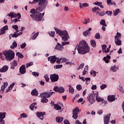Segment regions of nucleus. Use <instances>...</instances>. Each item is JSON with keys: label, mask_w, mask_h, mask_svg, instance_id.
Returning a JSON list of instances; mask_svg holds the SVG:
<instances>
[{"label": "nucleus", "mask_w": 124, "mask_h": 124, "mask_svg": "<svg viewBox=\"0 0 124 124\" xmlns=\"http://www.w3.org/2000/svg\"><path fill=\"white\" fill-rule=\"evenodd\" d=\"M91 75H93V77H95L96 76V72L93 71L92 72H91Z\"/></svg>", "instance_id": "59"}, {"label": "nucleus", "mask_w": 124, "mask_h": 124, "mask_svg": "<svg viewBox=\"0 0 124 124\" xmlns=\"http://www.w3.org/2000/svg\"><path fill=\"white\" fill-rule=\"evenodd\" d=\"M46 115V113H45V112H37V117H38V118H39L40 120H44V116H45Z\"/></svg>", "instance_id": "12"}, {"label": "nucleus", "mask_w": 124, "mask_h": 124, "mask_svg": "<svg viewBox=\"0 0 124 124\" xmlns=\"http://www.w3.org/2000/svg\"><path fill=\"white\" fill-rule=\"evenodd\" d=\"M36 103H33L30 106V108L31 111H33V109L36 110L37 109V107L36 106Z\"/></svg>", "instance_id": "22"}, {"label": "nucleus", "mask_w": 124, "mask_h": 124, "mask_svg": "<svg viewBox=\"0 0 124 124\" xmlns=\"http://www.w3.org/2000/svg\"><path fill=\"white\" fill-rule=\"evenodd\" d=\"M81 110L79 109V108L77 107L74 109L73 110V118L75 120H77L78 118V113L80 112Z\"/></svg>", "instance_id": "5"}, {"label": "nucleus", "mask_w": 124, "mask_h": 124, "mask_svg": "<svg viewBox=\"0 0 124 124\" xmlns=\"http://www.w3.org/2000/svg\"><path fill=\"white\" fill-rule=\"evenodd\" d=\"M32 64H33V62H31L30 63H28L26 64V67L28 68V67H30V66H31V65H32Z\"/></svg>", "instance_id": "63"}, {"label": "nucleus", "mask_w": 124, "mask_h": 124, "mask_svg": "<svg viewBox=\"0 0 124 124\" xmlns=\"http://www.w3.org/2000/svg\"><path fill=\"white\" fill-rule=\"evenodd\" d=\"M85 81H86V84L87 85H89V84H90V81H91V78H86L85 79Z\"/></svg>", "instance_id": "50"}, {"label": "nucleus", "mask_w": 124, "mask_h": 124, "mask_svg": "<svg viewBox=\"0 0 124 124\" xmlns=\"http://www.w3.org/2000/svg\"><path fill=\"white\" fill-rule=\"evenodd\" d=\"M76 89L78 91H81V90H82V85L80 84L77 85Z\"/></svg>", "instance_id": "55"}, {"label": "nucleus", "mask_w": 124, "mask_h": 124, "mask_svg": "<svg viewBox=\"0 0 124 124\" xmlns=\"http://www.w3.org/2000/svg\"><path fill=\"white\" fill-rule=\"evenodd\" d=\"M18 65V63L16 61V60H14L11 64V69H15V66H17Z\"/></svg>", "instance_id": "21"}, {"label": "nucleus", "mask_w": 124, "mask_h": 124, "mask_svg": "<svg viewBox=\"0 0 124 124\" xmlns=\"http://www.w3.org/2000/svg\"><path fill=\"white\" fill-rule=\"evenodd\" d=\"M96 99L97 102H102V101L104 100L103 98L100 97L98 95L96 96Z\"/></svg>", "instance_id": "32"}, {"label": "nucleus", "mask_w": 124, "mask_h": 124, "mask_svg": "<svg viewBox=\"0 0 124 124\" xmlns=\"http://www.w3.org/2000/svg\"><path fill=\"white\" fill-rule=\"evenodd\" d=\"M106 48H107V46L106 45H102L103 53H106Z\"/></svg>", "instance_id": "40"}, {"label": "nucleus", "mask_w": 124, "mask_h": 124, "mask_svg": "<svg viewBox=\"0 0 124 124\" xmlns=\"http://www.w3.org/2000/svg\"><path fill=\"white\" fill-rule=\"evenodd\" d=\"M106 13L104 11H103L102 12H97L96 15H98L99 16H101V17L104 16L105 15Z\"/></svg>", "instance_id": "37"}, {"label": "nucleus", "mask_w": 124, "mask_h": 124, "mask_svg": "<svg viewBox=\"0 0 124 124\" xmlns=\"http://www.w3.org/2000/svg\"><path fill=\"white\" fill-rule=\"evenodd\" d=\"M31 94L37 96V95H38V91L36 90V89H35L31 91Z\"/></svg>", "instance_id": "26"}, {"label": "nucleus", "mask_w": 124, "mask_h": 124, "mask_svg": "<svg viewBox=\"0 0 124 124\" xmlns=\"http://www.w3.org/2000/svg\"><path fill=\"white\" fill-rule=\"evenodd\" d=\"M7 70H8V66L5 65L0 69V72H6Z\"/></svg>", "instance_id": "23"}, {"label": "nucleus", "mask_w": 124, "mask_h": 124, "mask_svg": "<svg viewBox=\"0 0 124 124\" xmlns=\"http://www.w3.org/2000/svg\"><path fill=\"white\" fill-rule=\"evenodd\" d=\"M120 13V9H117L115 11H113V15L114 16H117Z\"/></svg>", "instance_id": "42"}, {"label": "nucleus", "mask_w": 124, "mask_h": 124, "mask_svg": "<svg viewBox=\"0 0 124 124\" xmlns=\"http://www.w3.org/2000/svg\"><path fill=\"white\" fill-rule=\"evenodd\" d=\"M101 102V106H102V107H104V106H105V105H106V104H107V101H105L104 100H103Z\"/></svg>", "instance_id": "49"}, {"label": "nucleus", "mask_w": 124, "mask_h": 124, "mask_svg": "<svg viewBox=\"0 0 124 124\" xmlns=\"http://www.w3.org/2000/svg\"><path fill=\"white\" fill-rule=\"evenodd\" d=\"M12 27V29H13L14 30H15V31H16V32H19V31L18 30L19 29V27H18V25H13Z\"/></svg>", "instance_id": "33"}, {"label": "nucleus", "mask_w": 124, "mask_h": 124, "mask_svg": "<svg viewBox=\"0 0 124 124\" xmlns=\"http://www.w3.org/2000/svg\"><path fill=\"white\" fill-rule=\"evenodd\" d=\"M39 34V32H36V33L34 34L31 37V40H35L37 37L38 36Z\"/></svg>", "instance_id": "30"}, {"label": "nucleus", "mask_w": 124, "mask_h": 124, "mask_svg": "<svg viewBox=\"0 0 124 124\" xmlns=\"http://www.w3.org/2000/svg\"><path fill=\"white\" fill-rule=\"evenodd\" d=\"M41 102L42 103H47L48 102V99L46 97H41Z\"/></svg>", "instance_id": "35"}, {"label": "nucleus", "mask_w": 124, "mask_h": 124, "mask_svg": "<svg viewBox=\"0 0 124 124\" xmlns=\"http://www.w3.org/2000/svg\"><path fill=\"white\" fill-rule=\"evenodd\" d=\"M64 89L63 88V87H61L59 88L58 92H59L60 93H64Z\"/></svg>", "instance_id": "47"}, {"label": "nucleus", "mask_w": 124, "mask_h": 124, "mask_svg": "<svg viewBox=\"0 0 124 124\" xmlns=\"http://www.w3.org/2000/svg\"><path fill=\"white\" fill-rule=\"evenodd\" d=\"M8 85V83H7V82H4L3 83V85L1 87V89H0V94L4 93V90L7 88Z\"/></svg>", "instance_id": "10"}, {"label": "nucleus", "mask_w": 124, "mask_h": 124, "mask_svg": "<svg viewBox=\"0 0 124 124\" xmlns=\"http://www.w3.org/2000/svg\"><path fill=\"white\" fill-rule=\"evenodd\" d=\"M119 70V66L118 65H113L110 68V71L112 72H116Z\"/></svg>", "instance_id": "19"}, {"label": "nucleus", "mask_w": 124, "mask_h": 124, "mask_svg": "<svg viewBox=\"0 0 124 124\" xmlns=\"http://www.w3.org/2000/svg\"><path fill=\"white\" fill-rule=\"evenodd\" d=\"M50 78L51 80V82H57L58 81V80H59V75L57 74L51 75L50 76Z\"/></svg>", "instance_id": "8"}, {"label": "nucleus", "mask_w": 124, "mask_h": 124, "mask_svg": "<svg viewBox=\"0 0 124 124\" xmlns=\"http://www.w3.org/2000/svg\"><path fill=\"white\" fill-rule=\"evenodd\" d=\"M20 117L21 119L22 118L24 119L25 118H28V115L26 113H22L20 115Z\"/></svg>", "instance_id": "52"}, {"label": "nucleus", "mask_w": 124, "mask_h": 124, "mask_svg": "<svg viewBox=\"0 0 124 124\" xmlns=\"http://www.w3.org/2000/svg\"><path fill=\"white\" fill-rule=\"evenodd\" d=\"M69 93H72V94L74 93V88L71 86V85H69Z\"/></svg>", "instance_id": "31"}, {"label": "nucleus", "mask_w": 124, "mask_h": 124, "mask_svg": "<svg viewBox=\"0 0 124 124\" xmlns=\"http://www.w3.org/2000/svg\"><path fill=\"white\" fill-rule=\"evenodd\" d=\"M91 45L92 46V47H95V46H96V43H95V41H94V40H91Z\"/></svg>", "instance_id": "41"}, {"label": "nucleus", "mask_w": 124, "mask_h": 124, "mask_svg": "<svg viewBox=\"0 0 124 124\" xmlns=\"http://www.w3.org/2000/svg\"><path fill=\"white\" fill-rule=\"evenodd\" d=\"M118 90H119L120 92H121V93H124V89H123V86L120 85L118 86Z\"/></svg>", "instance_id": "44"}, {"label": "nucleus", "mask_w": 124, "mask_h": 124, "mask_svg": "<svg viewBox=\"0 0 124 124\" xmlns=\"http://www.w3.org/2000/svg\"><path fill=\"white\" fill-rule=\"evenodd\" d=\"M88 69H89V66H88V65L85 66L84 67V71L82 73V75L83 76H85V75H86V74H87Z\"/></svg>", "instance_id": "25"}, {"label": "nucleus", "mask_w": 124, "mask_h": 124, "mask_svg": "<svg viewBox=\"0 0 124 124\" xmlns=\"http://www.w3.org/2000/svg\"><path fill=\"white\" fill-rule=\"evenodd\" d=\"M6 16H8V17H10V18H11V19H12V18H16L17 17V15L13 12H11L9 14H8L6 15Z\"/></svg>", "instance_id": "18"}, {"label": "nucleus", "mask_w": 124, "mask_h": 124, "mask_svg": "<svg viewBox=\"0 0 124 124\" xmlns=\"http://www.w3.org/2000/svg\"><path fill=\"white\" fill-rule=\"evenodd\" d=\"M44 78L46 82H49V76L48 75H45Z\"/></svg>", "instance_id": "57"}, {"label": "nucleus", "mask_w": 124, "mask_h": 124, "mask_svg": "<svg viewBox=\"0 0 124 124\" xmlns=\"http://www.w3.org/2000/svg\"><path fill=\"white\" fill-rule=\"evenodd\" d=\"M55 50H58L59 51H62V50H63L64 48L63 46H62V45H61V44L60 43H58L55 47Z\"/></svg>", "instance_id": "16"}, {"label": "nucleus", "mask_w": 124, "mask_h": 124, "mask_svg": "<svg viewBox=\"0 0 124 124\" xmlns=\"http://www.w3.org/2000/svg\"><path fill=\"white\" fill-rule=\"evenodd\" d=\"M54 29L56 33L62 37V41H67L69 39V35L66 30L62 31L57 27H54Z\"/></svg>", "instance_id": "3"}, {"label": "nucleus", "mask_w": 124, "mask_h": 124, "mask_svg": "<svg viewBox=\"0 0 124 124\" xmlns=\"http://www.w3.org/2000/svg\"><path fill=\"white\" fill-rule=\"evenodd\" d=\"M32 75H33V76H35V77H38V76H39V73L36 72H33Z\"/></svg>", "instance_id": "54"}, {"label": "nucleus", "mask_w": 124, "mask_h": 124, "mask_svg": "<svg viewBox=\"0 0 124 124\" xmlns=\"http://www.w3.org/2000/svg\"><path fill=\"white\" fill-rule=\"evenodd\" d=\"M16 47H17V43H16V41H14L10 47L11 49H14V48H16Z\"/></svg>", "instance_id": "38"}, {"label": "nucleus", "mask_w": 124, "mask_h": 124, "mask_svg": "<svg viewBox=\"0 0 124 124\" xmlns=\"http://www.w3.org/2000/svg\"><path fill=\"white\" fill-rule=\"evenodd\" d=\"M56 121L58 124H61V123H62V121H63V118L61 117H57L56 118Z\"/></svg>", "instance_id": "24"}, {"label": "nucleus", "mask_w": 124, "mask_h": 124, "mask_svg": "<svg viewBox=\"0 0 124 124\" xmlns=\"http://www.w3.org/2000/svg\"><path fill=\"white\" fill-rule=\"evenodd\" d=\"M62 64L56 65L54 66V68H56V69L62 68Z\"/></svg>", "instance_id": "58"}, {"label": "nucleus", "mask_w": 124, "mask_h": 124, "mask_svg": "<svg viewBox=\"0 0 124 124\" xmlns=\"http://www.w3.org/2000/svg\"><path fill=\"white\" fill-rule=\"evenodd\" d=\"M27 72L26 71V66L25 65H22L19 68V73L20 74H25Z\"/></svg>", "instance_id": "14"}, {"label": "nucleus", "mask_w": 124, "mask_h": 124, "mask_svg": "<svg viewBox=\"0 0 124 124\" xmlns=\"http://www.w3.org/2000/svg\"><path fill=\"white\" fill-rule=\"evenodd\" d=\"M48 61L50 62L51 63H55L56 62V61H57V59H58L57 57H56V56H50L47 58Z\"/></svg>", "instance_id": "11"}, {"label": "nucleus", "mask_w": 124, "mask_h": 124, "mask_svg": "<svg viewBox=\"0 0 124 124\" xmlns=\"http://www.w3.org/2000/svg\"><path fill=\"white\" fill-rule=\"evenodd\" d=\"M26 46H27V44H26L25 43H22L20 45V48H21V49H24V48H25Z\"/></svg>", "instance_id": "62"}, {"label": "nucleus", "mask_w": 124, "mask_h": 124, "mask_svg": "<svg viewBox=\"0 0 124 124\" xmlns=\"http://www.w3.org/2000/svg\"><path fill=\"white\" fill-rule=\"evenodd\" d=\"M122 38V34L121 33L117 32L116 35L114 37V39H121Z\"/></svg>", "instance_id": "27"}, {"label": "nucleus", "mask_w": 124, "mask_h": 124, "mask_svg": "<svg viewBox=\"0 0 124 124\" xmlns=\"http://www.w3.org/2000/svg\"><path fill=\"white\" fill-rule=\"evenodd\" d=\"M59 89H60V88L56 86L54 88L53 90L55 91V92H59Z\"/></svg>", "instance_id": "64"}, {"label": "nucleus", "mask_w": 124, "mask_h": 124, "mask_svg": "<svg viewBox=\"0 0 124 124\" xmlns=\"http://www.w3.org/2000/svg\"><path fill=\"white\" fill-rule=\"evenodd\" d=\"M14 86H15V82H13L12 83L9 87L8 89H6L5 93H8V92H9L10 91V90H12V89H13V87H14Z\"/></svg>", "instance_id": "20"}, {"label": "nucleus", "mask_w": 124, "mask_h": 124, "mask_svg": "<svg viewBox=\"0 0 124 124\" xmlns=\"http://www.w3.org/2000/svg\"><path fill=\"white\" fill-rule=\"evenodd\" d=\"M95 38H96V39H100V34H99V33H96Z\"/></svg>", "instance_id": "56"}, {"label": "nucleus", "mask_w": 124, "mask_h": 124, "mask_svg": "<svg viewBox=\"0 0 124 124\" xmlns=\"http://www.w3.org/2000/svg\"><path fill=\"white\" fill-rule=\"evenodd\" d=\"M66 64L68 65H75V64L73 62H66Z\"/></svg>", "instance_id": "60"}, {"label": "nucleus", "mask_w": 124, "mask_h": 124, "mask_svg": "<svg viewBox=\"0 0 124 124\" xmlns=\"http://www.w3.org/2000/svg\"><path fill=\"white\" fill-rule=\"evenodd\" d=\"M87 99L90 104H93V103L95 102V100L94 99V94H91L90 95L87 96Z\"/></svg>", "instance_id": "6"}, {"label": "nucleus", "mask_w": 124, "mask_h": 124, "mask_svg": "<svg viewBox=\"0 0 124 124\" xmlns=\"http://www.w3.org/2000/svg\"><path fill=\"white\" fill-rule=\"evenodd\" d=\"M55 33H56V32L54 31H51L48 32L49 35L51 37H55Z\"/></svg>", "instance_id": "43"}, {"label": "nucleus", "mask_w": 124, "mask_h": 124, "mask_svg": "<svg viewBox=\"0 0 124 124\" xmlns=\"http://www.w3.org/2000/svg\"><path fill=\"white\" fill-rule=\"evenodd\" d=\"M100 25L104 26L105 27H107V25H106V22H105V20L104 19H102L101 20V21L100 22Z\"/></svg>", "instance_id": "48"}, {"label": "nucleus", "mask_w": 124, "mask_h": 124, "mask_svg": "<svg viewBox=\"0 0 124 124\" xmlns=\"http://www.w3.org/2000/svg\"><path fill=\"white\" fill-rule=\"evenodd\" d=\"M16 55L19 58H20V59H23V58H24V55L19 52H16Z\"/></svg>", "instance_id": "46"}, {"label": "nucleus", "mask_w": 124, "mask_h": 124, "mask_svg": "<svg viewBox=\"0 0 124 124\" xmlns=\"http://www.w3.org/2000/svg\"><path fill=\"white\" fill-rule=\"evenodd\" d=\"M6 113L5 112H0V124H5V121L3 120L5 118Z\"/></svg>", "instance_id": "9"}, {"label": "nucleus", "mask_w": 124, "mask_h": 124, "mask_svg": "<svg viewBox=\"0 0 124 124\" xmlns=\"http://www.w3.org/2000/svg\"><path fill=\"white\" fill-rule=\"evenodd\" d=\"M116 98L114 95H110L108 96V100L109 102H113V101H115Z\"/></svg>", "instance_id": "17"}, {"label": "nucleus", "mask_w": 124, "mask_h": 124, "mask_svg": "<svg viewBox=\"0 0 124 124\" xmlns=\"http://www.w3.org/2000/svg\"><path fill=\"white\" fill-rule=\"evenodd\" d=\"M4 33H5V30L1 28L0 31V35L1 34H4Z\"/></svg>", "instance_id": "61"}, {"label": "nucleus", "mask_w": 124, "mask_h": 124, "mask_svg": "<svg viewBox=\"0 0 124 124\" xmlns=\"http://www.w3.org/2000/svg\"><path fill=\"white\" fill-rule=\"evenodd\" d=\"M54 108L55 109V110H59L62 109V107L59 105L56 104L54 105Z\"/></svg>", "instance_id": "45"}, {"label": "nucleus", "mask_w": 124, "mask_h": 124, "mask_svg": "<svg viewBox=\"0 0 124 124\" xmlns=\"http://www.w3.org/2000/svg\"><path fill=\"white\" fill-rule=\"evenodd\" d=\"M100 87L101 90H104V89H106V88H107V85L105 84H103L101 85Z\"/></svg>", "instance_id": "53"}, {"label": "nucleus", "mask_w": 124, "mask_h": 124, "mask_svg": "<svg viewBox=\"0 0 124 124\" xmlns=\"http://www.w3.org/2000/svg\"><path fill=\"white\" fill-rule=\"evenodd\" d=\"M38 2L39 7L35 9H32L31 10L30 17L33 21H36L37 22H40V21H44V15L45 14V12L41 13L42 11L46 8L47 6V3L46 2V0H33V1H29V3L30 4H35V3H37Z\"/></svg>", "instance_id": "1"}, {"label": "nucleus", "mask_w": 124, "mask_h": 124, "mask_svg": "<svg viewBox=\"0 0 124 124\" xmlns=\"http://www.w3.org/2000/svg\"><path fill=\"white\" fill-rule=\"evenodd\" d=\"M115 43L118 46H120V45H122V40H121L120 39H115Z\"/></svg>", "instance_id": "28"}, {"label": "nucleus", "mask_w": 124, "mask_h": 124, "mask_svg": "<svg viewBox=\"0 0 124 124\" xmlns=\"http://www.w3.org/2000/svg\"><path fill=\"white\" fill-rule=\"evenodd\" d=\"M83 34L84 36H89L91 35V31H88V30H87L86 31L83 32Z\"/></svg>", "instance_id": "36"}, {"label": "nucleus", "mask_w": 124, "mask_h": 124, "mask_svg": "<svg viewBox=\"0 0 124 124\" xmlns=\"http://www.w3.org/2000/svg\"><path fill=\"white\" fill-rule=\"evenodd\" d=\"M92 11L93 13H95L96 11H97V12H99V11H100V9H99L98 7H95L92 9Z\"/></svg>", "instance_id": "34"}, {"label": "nucleus", "mask_w": 124, "mask_h": 124, "mask_svg": "<svg viewBox=\"0 0 124 124\" xmlns=\"http://www.w3.org/2000/svg\"><path fill=\"white\" fill-rule=\"evenodd\" d=\"M107 2L108 5H109V6H111V5H112V4H116L115 2H112L111 0H107Z\"/></svg>", "instance_id": "39"}, {"label": "nucleus", "mask_w": 124, "mask_h": 124, "mask_svg": "<svg viewBox=\"0 0 124 124\" xmlns=\"http://www.w3.org/2000/svg\"><path fill=\"white\" fill-rule=\"evenodd\" d=\"M84 65H85V64H84V63H82L81 64H80L77 68L78 70H80V69H82V68L84 67Z\"/></svg>", "instance_id": "51"}, {"label": "nucleus", "mask_w": 124, "mask_h": 124, "mask_svg": "<svg viewBox=\"0 0 124 124\" xmlns=\"http://www.w3.org/2000/svg\"><path fill=\"white\" fill-rule=\"evenodd\" d=\"M53 93H55V92H45L41 93V97H46L49 98L50 96L53 94Z\"/></svg>", "instance_id": "7"}, {"label": "nucleus", "mask_w": 124, "mask_h": 124, "mask_svg": "<svg viewBox=\"0 0 124 124\" xmlns=\"http://www.w3.org/2000/svg\"><path fill=\"white\" fill-rule=\"evenodd\" d=\"M93 4L99 6L101 8H104L103 5H102V2H101L96 1L95 2L93 3Z\"/></svg>", "instance_id": "29"}, {"label": "nucleus", "mask_w": 124, "mask_h": 124, "mask_svg": "<svg viewBox=\"0 0 124 124\" xmlns=\"http://www.w3.org/2000/svg\"><path fill=\"white\" fill-rule=\"evenodd\" d=\"M21 34H23L22 32H20L18 33H17L16 32H14V34H11L9 36L10 39L11 38V37H18V36H19V35H21Z\"/></svg>", "instance_id": "15"}, {"label": "nucleus", "mask_w": 124, "mask_h": 124, "mask_svg": "<svg viewBox=\"0 0 124 124\" xmlns=\"http://www.w3.org/2000/svg\"><path fill=\"white\" fill-rule=\"evenodd\" d=\"M3 54L5 57L6 61H7L8 62L12 61V60L14 59L15 56L14 51L11 49L3 51Z\"/></svg>", "instance_id": "4"}, {"label": "nucleus", "mask_w": 124, "mask_h": 124, "mask_svg": "<svg viewBox=\"0 0 124 124\" xmlns=\"http://www.w3.org/2000/svg\"><path fill=\"white\" fill-rule=\"evenodd\" d=\"M111 116V114H108L107 115L105 116L104 118V124H109V121L110 120V116Z\"/></svg>", "instance_id": "13"}, {"label": "nucleus", "mask_w": 124, "mask_h": 124, "mask_svg": "<svg viewBox=\"0 0 124 124\" xmlns=\"http://www.w3.org/2000/svg\"><path fill=\"white\" fill-rule=\"evenodd\" d=\"M78 54L84 55V54H86V53L90 52V47L87 44V42L83 40L79 43L78 47Z\"/></svg>", "instance_id": "2"}]
</instances>
